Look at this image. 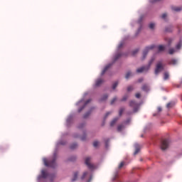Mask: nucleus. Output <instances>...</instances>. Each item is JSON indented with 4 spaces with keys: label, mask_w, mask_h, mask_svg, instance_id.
Returning a JSON list of instances; mask_svg holds the SVG:
<instances>
[{
    "label": "nucleus",
    "mask_w": 182,
    "mask_h": 182,
    "mask_svg": "<svg viewBox=\"0 0 182 182\" xmlns=\"http://www.w3.org/2000/svg\"><path fill=\"white\" fill-rule=\"evenodd\" d=\"M133 112H128V114L130 115L132 114Z\"/></svg>",
    "instance_id": "5fc2aeb1"
},
{
    "label": "nucleus",
    "mask_w": 182,
    "mask_h": 182,
    "mask_svg": "<svg viewBox=\"0 0 182 182\" xmlns=\"http://www.w3.org/2000/svg\"><path fill=\"white\" fill-rule=\"evenodd\" d=\"M173 31V28L171 26L166 28V32H171Z\"/></svg>",
    "instance_id": "c756f323"
},
{
    "label": "nucleus",
    "mask_w": 182,
    "mask_h": 182,
    "mask_svg": "<svg viewBox=\"0 0 182 182\" xmlns=\"http://www.w3.org/2000/svg\"><path fill=\"white\" fill-rule=\"evenodd\" d=\"M90 160H92V158H90V157L85 158V164H86V166H87V167H88V168H90V170H94L95 165L90 164Z\"/></svg>",
    "instance_id": "6e6552de"
},
{
    "label": "nucleus",
    "mask_w": 182,
    "mask_h": 182,
    "mask_svg": "<svg viewBox=\"0 0 182 182\" xmlns=\"http://www.w3.org/2000/svg\"><path fill=\"white\" fill-rule=\"evenodd\" d=\"M142 80H143V78H140V79L139 80V83L141 82Z\"/></svg>",
    "instance_id": "3c124183"
},
{
    "label": "nucleus",
    "mask_w": 182,
    "mask_h": 182,
    "mask_svg": "<svg viewBox=\"0 0 182 182\" xmlns=\"http://www.w3.org/2000/svg\"><path fill=\"white\" fill-rule=\"evenodd\" d=\"M121 56H122L121 53H117V55H115L114 58V62H116V60H117V59H119Z\"/></svg>",
    "instance_id": "412c9836"
},
{
    "label": "nucleus",
    "mask_w": 182,
    "mask_h": 182,
    "mask_svg": "<svg viewBox=\"0 0 182 182\" xmlns=\"http://www.w3.org/2000/svg\"><path fill=\"white\" fill-rule=\"evenodd\" d=\"M59 144H65V143H63V142H60Z\"/></svg>",
    "instance_id": "4d7b16f0"
},
{
    "label": "nucleus",
    "mask_w": 182,
    "mask_h": 182,
    "mask_svg": "<svg viewBox=\"0 0 182 182\" xmlns=\"http://www.w3.org/2000/svg\"><path fill=\"white\" fill-rule=\"evenodd\" d=\"M130 76H132V72L129 71L127 73V74L125 75V79H129V77H130Z\"/></svg>",
    "instance_id": "bb28decb"
},
{
    "label": "nucleus",
    "mask_w": 182,
    "mask_h": 182,
    "mask_svg": "<svg viewBox=\"0 0 182 182\" xmlns=\"http://www.w3.org/2000/svg\"><path fill=\"white\" fill-rule=\"evenodd\" d=\"M129 99V95H124L122 99L121 100V102H126Z\"/></svg>",
    "instance_id": "c85d7f7f"
},
{
    "label": "nucleus",
    "mask_w": 182,
    "mask_h": 182,
    "mask_svg": "<svg viewBox=\"0 0 182 182\" xmlns=\"http://www.w3.org/2000/svg\"><path fill=\"white\" fill-rule=\"evenodd\" d=\"M77 176H79V172H75L73 174V178H72V181H76L77 180Z\"/></svg>",
    "instance_id": "2eb2a0df"
},
{
    "label": "nucleus",
    "mask_w": 182,
    "mask_h": 182,
    "mask_svg": "<svg viewBox=\"0 0 182 182\" xmlns=\"http://www.w3.org/2000/svg\"><path fill=\"white\" fill-rule=\"evenodd\" d=\"M159 114H154L153 116H158Z\"/></svg>",
    "instance_id": "6e6d98bb"
},
{
    "label": "nucleus",
    "mask_w": 182,
    "mask_h": 182,
    "mask_svg": "<svg viewBox=\"0 0 182 182\" xmlns=\"http://www.w3.org/2000/svg\"><path fill=\"white\" fill-rule=\"evenodd\" d=\"M92 173L89 171H85L82 173V176L80 177L81 180H85L86 182H91L92 181Z\"/></svg>",
    "instance_id": "20e7f679"
},
{
    "label": "nucleus",
    "mask_w": 182,
    "mask_h": 182,
    "mask_svg": "<svg viewBox=\"0 0 182 182\" xmlns=\"http://www.w3.org/2000/svg\"><path fill=\"white\" fill-rule=\"evenodd\" d=\"M88 103H90V100H88L86 101V102L85 103V105L78 109V112L80 113V112H82V110H83V109H85V107H86V105H87Z\"/></svg>",
    "instance_id": "4468645a"
},
{
    "label": "nucleus",
    "mask_w": 182,
    "mask_h": 182,
    "mask_svg": "<svg viewBox=\"0 0 182 182\" xmlns=\"http://www.w3.org/2000/svg\"><path fill=\"white\" fill-rule=\"evenodd\" d=\"M153 62H154V58H151L149 60L147 66H144L140 68H138L136 70V73H143V72H147V70H149V69H150V66H151V64L153 63Z\"/></svg>",
    "instance_id": "f03ea898"
},
{
    "label": "nucleus",
    "mask_w": 182,
    "mask_h": 182,
    "mask_svg": "<svg viewBox=\"0 0 182 182\" xmlns=\"http://www.w3.org/2000/svg\"><path fill=\"white\" fill-rule=\"evenodd\" d=\"M122 46H123V43H121L119 45V46H118L119 49H120V48H122Z\"/></svg>",
    "instance_id": "09e8293b"
},
{
    "label": "nucleus",
    "mask_w": 182,
    "mask_h": 182,
    "mask_svg": "<svg viewBox=\"0 0 182 182\" xmlns=\"http://www.w3.org/2000/svg\"><path fill=\"white\" fill-rule=\"evenodd\" d=\"M103 82H105V80H103V79L102 78H98L96 81H95V86L97 87L99 86H100V85H102V83H103Z\"/></svg>",
    "instance_id": "9d476101"
},
{
    "label": "nucleus",
    "mask_w": 182,
    "mask_h": 182,
    "mask_svg": "<svg viewBox=\"0 0 182 182\" xmlns=\"http://www.w3.org/2000/svg\"><path fill=\"white\" fill-rule=\"evenodd\" d=\"M170 77V75L168 73H164V80H168V78Z\"/></svg>",
    "instance_id": "a211bd4d"
},
{
    "label": "nucleus",
    "mask_w": 182,
    "mask_h": 182,
    "mask_svg": "<svg viewBox=\"0 0 182 182\" xmlns=\"http://www.w3.org/2000/svg\"><path fill=\"white\" fill-rule=\"evenodd\" d=\"M81 140L82 141H85V140H86V134H84L82 136H81Z\"/></svg>",
    "instance_id": "58836bf2"
},
{
    "label": "nucleus",
    "mask_w": 182,
    "mask_h": 182,
    "mask_svg": "<svg viewBox=\"0 0 182 182\" xmlns=\"http://www.w3.org/2000/svg\"><path fill=\"white\" fill-rule=\"evenodd\" d=\"M80 103H82V101H80Z\"/></svg>",
    "instance_id": "13d9d810"
},
{
    "label": "nucleus",
    "mask_w": 182,
    "mask_h": 182,
    "mask_svg": "<svg viewBox=\"0 0 182 182\" xmlns=\"http://www.w3.org/2000/svg\"><path fill=\"white\" fill-rule=\"evenodd\" d=\"M154 26H156V24H154V23H151L149 24L150 29H154Z\"/></svg>",
    "instance_id": "2f4dec72"
},
{
    "label": "nucleus",
    "mask_w": 182,
    "mask_h": 182,
    "mask_svg": "<svg viewBox=\"0 0 182 182\" xmlns=\"http://www.w3.org/2000/svg\"><path fill=\"white\" fill-rule=\"evenodd\" d=\"M133 86L130 85L127 87V92H132L133 90Z\"/></svg>",
    "instance_id": "473e14b6"
},
{
    "label": "nucleus",
    "mask_w": 182,
    "mask_h": 182,
    "mask_svg": "<svg viewBox=\"0 0 182 182\" xmlns=\"http://www.w3.org/2000/svg\"><path fill=\"white\" fill-rule=\"evenodd\" d=\"M181 46H182V43H181V41H180L178 43L176 44V49H177V50L181 49Z\"/></svg>",
    "instance_id": "5701e85b"
},
{
    "label": "nucleus",
    "mask_w": 182,
    "mask_h": 182,
    "mask_svg": "<svg viewBox=\"0 0 182 182\" xmlns=\"http://www.w3.org/2000/svg\"><path fill=\"white\" fill-rule=\"evenodd\" d=\"M107 97H109V96L107 95H103V97H102L101 100H106L107 99Z\"/></svg>",
    "instance_id": "f704fd0d"
},
{
    "label": "nucleus",
    "mask_w": 182,
    "mask_h": 182,
    "mask_svg": "<svg viewBox=\"0 0 182 182\" xmlns=\"http://www.w3.org/2000/svg\"><path fill=\"white\" fill-rule=\"evenodd\" d=\"M77 147V144L76 143L72 144L70 145L71 150H75V149H76Z\"/></svg>",
    "instance_id": "4be33fe9"
},
{
    "label": "nucleus",
    "mask_w": 182,
    "mask_h": 182,
    "mask_svg": "<svg viewBox=\"0 0 182 182\" xmlns=\"http://www.w3.org/2000/svg\"><path fill=\"white\" fill-rule=\"evenodd\" d=\"M171 42H173V39L168 38V46H170V45H171Z\"/></svg>",
    "instance_id": "ea45409f"
},
{
    "label": "nucleus",
    "mask_w": 182,
    "mask_h": 182,
    "mask_svg": "<svg viewBox=\"0 0 182 182\" xmlns=\"http://www.w3.org/2000/svg\"><path fill=\"white\" fill-rule=\"evenodd\" d=\"M123 112H124V107H121L119 109V116H122L123 114Z\"/></svg>",
    "instance_id": "7c9ffc66"
},
{
    "label": "nucleus",
    "mask_w": 182,
    "mask_h": 182,
    "mask_svg": "<svg viewBox=\"0 0 182 182\" xmlns=\"http://www.w3.org/2000/svg\"><path fill=\"white\" fill-rule=\"evenodd\" d=\"M139 151H140V145H139L138 144H135V151L134 153V156H136V154H137L139 153Z\"/></svg>",
    "instance_id": "f8f14e48"
},
{
    "label": "nucleus",
    "mask_w": 182,
    "mask_h": 182,
    "mask_svg": "<svg viewBox=\"0 0 182 182\" xmlns=\"http://www.w3.org/2000/svg\"><path fill=\"white\" fill-rule=\"evenodd\" d=\"M152 49H154V45H152V46L145 48V49L143 52L142 60H144V59H146V56H147V53H149V50H151Z\"/></svg>",
    "instance_id": "0eeeda50"
},
{
    "label": "nucleus",
    "mask_w": 182,
    "mask_h": 182,
    "mask_svg": "<svg viewBox=\"0 0 182 182\" xmlns=\"http://www.w3.org/2000/svg\"><path fill=\"white\" fill-rule=\"evenodd\" d=\"M85 127V124H81L78 126V129H83Z\"/></svg>",
    "instance_id": "37998d69"
},
{
    "label": "nucleus",
    "mask_w": 182,
    "mask_h": 182,
    "mask_svg": "<svg viewBox=\"0 0 182 182\" xmlns=\"http://www.w3.org/2000/svg\"><path fill=\"white\" fill-rule=\"evenodd\" d=\"M116 100H117V97H114L113 99H112V100L111 101V105H114V102H116Z\"/></svg>",
    "instance_id": "4c0bfd02"
},
{
    "label": "nucleus",
    "mask_w": 182,
    "mask_h": 182,
    "mask_svg": "<svg viewBox=\"0 0 182 182\" xmlns=\"http://www.w3.org/2000/svg\"><path fill=\"white\" fill-rule=\"evenodd\" d=\"M124 166V162H121L120 164L119 165V168H122Z\"/></svg>",
    "instance_id": "c03bdc74"
},
{
    "label": "nucleus",
    "mask_w": 182,
    "mask_h": 182,
    "mask_svg": "<svg viewBox=\"0 0 182 182\" xmlns=\"http://www.w3.org/2000/svg\"><path fill=\"white\" fill-rule=\"evenodd\" d=\"M141 97V95L140 94V92H137L135 95V97H136V99H140Z\"/></svg>",
    "instance_id": "72a5a7b5"
},
{
    "label": "nucleus",
    "mask_w": 182,
    "mask_h": 182,
    "mask_svg": "<svg viewBox=\"0 0 182 182\" xmlns=\"http://www.w3.org/2000/svg\"><path fill=\"white\" fill-rule=\"evenodd\" d=\"M109 114H112V112H108L106 113L105 119L107 118V116H109Z\"/></svg>",
    "instance_id": "a18cd8bd"
},
{
    "label": "nucleus",
    "mask_w": 182,
    "mask_h": 182,
    "mask_svg": "<svg viewBox=\"0 0 182 182\" xmlns=\"http://www.w3.org/2000/svg\"><path fill=\"white\" fill-rule=\"evenodd\" d=\"M119 120V118L116 117L114 118L110 123V127H113V126H114V124H116V122Z\"/></svg>",
    "instance_id": "dca6fc26"
},
{
    "label": "nucleus",
    "mask_w": 182,
    "mask_h": 182,
    "mask_svg": "<svg viewBox=\"0 0 182 182\" xmlns=\"http://www.w3.org/2000/svg\"><path fill=\"white\" fill-rule=\"evenodd\" d=\"M141 90H144V92H149V86L147 85H144L141 87Z\"/></svg>",
    "instance_id": "f3484780"
},
{
    "label": "nucleus",
    "mask_w": 182,
    "mask_h": 182,
    "mask_svg": "<svg viewBox=\"0 0 182 182\" xmlns=\"http://www.w3.org/2000/svg\"><path fill=\"white\" fill-rule=\"evenodd\" d=\"M163 70H164V64L163 62L159 61L156 65L154 73L155 75H159V73L163 72Z\"/></svg>",
    "instance_id": "7ed1b4c3"
},
{
    "label": "nucleus",
    "mask_w": 182,
    "mask_h": 182,
    "mask_svg": "<svg viewBox=\"0 0 182 182\" xmlns=\"http://www.w3.org/2000/svg\"><path fill=\"white\" fill-rule=\"evenodd\" d=\"M158 50H159V52H163V50H164V46H159Z\"/></svg>",
    "instance_id": "a878e982"
},
{
    "label": "nucleus",
    "mask_w": 182,
    "mask_h": 182,
    "mask_svg": "<svg viewBox=\"0 0 182 182\" xmlns=\"http://www.w3.org/2000/svg\"><path fill=\"white\" fill-rule=\"evenodd\" d=\"M157 110H158L159 113H160V112H161V110H162L161 107H159Z\"/></svg>",
    "instance_id": "49530a36"
},
{
    "label": "nucleus",
    "mask_w": 182,
    "mask_h": 182,
    "mask_svg": "<svg viewBox=\"0 0 182 182\" xmlns=\"http://www.w3.org/2000/svg\"><path fill=\"white\" fill-rule=\"evenodd\" d=\"M159 1H160V0H151V2L152 4H154V2H159Z\"/></svg>",
    "instance_id": "de8ad7c7"
},
{
    "label": "nucleus",
    "mask_w": 182,
    "mask_h": 182,
    "mask_svg": "<svg viewBox=\"0 0 182 182\" xmlns=\"http://www.w3.org/2000/svg\"><path fill=\"white\" fill-rule=\"evenodd\" d=\"M174 52H176V50H174V48H170L168 50L169 55H173L174 53Z\"/></svg>",
    "instance_id": "cd10ccee"
},
{
    "label": "nucleus",
    "mask_w": 182,
    "mask_h": 182,
    "mask_svg": "<svg viewBox=\"0 0 182 182\" xmlns=\"http://www.w3.org/2000/svg\"><path fill=\"white\" fill-rule=\"evenodd\" d=\"M118 85H119V82H115L113 83V85H112L113 90H114V89H116Z\"/></svg>",
    "instance_id": "b1692460"
},
{
    "label": "nucleus",
    "mask_w": 182,
    "mask_h": 182,
    "mask_svg": "<svg viewBox=\"0 0 182 182\" xmlns=\"http://www.w3.org/2000/svg\"><path fill=\"white\" fill-rule=\"evenodd\" d=\"M169 65H177V60L173 58L169 61Z\"/></svg>",
    "instance_id": "6ab92c4d"
},
{
    "label": "nucleus",
    "mask_w": 182,
    "mask_h": 182,
    "mask_svg": "<svg viewBox=\"0 0 182 182\" xmlns=\"http://www.w3.org/2000/svg\"><path fill=\"white\" fill-rule=\"evenodd\" d=\"M107 143H109V139H107L105 142L106 146H107Z\"/></svg>",
    "instance_id": "603ef678"
},
{
    "label": "nucleus",
    "mask_w": 182,
    "mask_h": 182,
    "mask_svg": "<svg viewBox=\"0 0 182 182\" xmlns=\"http://www.w3.org/2000/svg\"><path fill=\"white\" fill-rule=\"evenodd\" d=\"M139 103L136 102V101H130L129 102V107H132L133 109V112L136 113L139 111Z\"/></svg>",
    "instance_id": "423d86ee"
},
{
    "label": "nucleus",
    "mask_w": 182,
    "mask_h": 182,
    "mask_svg": "<svg viewBox=\"0 0 182 182\" xmlns=\"http://www.w3.org/2000/svg\"><path fill=\"white\" fill-rule=\"evenodd\" d=\"M123 129H124V125L119 124L117 127V132H122V130H123Z\"/></svg>",
    "instance_id": "aec40b11"
},
{
    "label": "nucleus",
    "mask_w": 182,
    "mask_h": 182,
    "mask_svg": "<svg viewBox=\"0 0 182 182\" xmlns=\"http://www.w3.org/2000/svg\"><path fill=\"white\" fill-rule=\"evenodd\" d=\"M170 146V141L168 139H164L161 142V149L164 151L167 150Z\"/></svg>",
    "instance_id": "39448f33"
},
{
    "label": "nucleus",
    "mask_w": 182,
    "mask_h": 182,
    "mask_svg": "<svg viewBox=\"0 0 182 182\" xmlns=\"http://www.w3.org/2000/svg\"><path fill=\"white\" fill-rule=\"evenodd\" d=\"M167 18V14L164 13L161 15V18L162 19H166Z\"/></svg>",
    "instance_id": "e433bc0d"
},
{
    "label": "nucleus",
    "mask_w": 182,
    "mask_h": 182,
    "mask_svg": "<svg viewBox=\"0 0 182 182\" xmlns=\"http://www.w3.org/2000/svg\"><path fill=\"white\" fill-rule=\"evenodd\" d=\"M116 178H117V175H115L114 178H113V180H115Z\"/></svg>",
    "instance_id": "864d4df0"
},
{
    "label": "nucleus",
    "mask_w": 182,
    "mask_h": 182,
    "mask_svg": "<svg viewBox=\"0 0 182 182\" xmlns=\"http://www.w3.org/2000/svg\"><path fill=\"white\" fill-rule=\"evenodd\" d=\"M90 114V112H87V113L84 115V119H86Z\"/></svg>",
    "instance_id": "a19ab883"
},
{
    "label": "nucleus",
    "mask_w": 182,
    "mask_h": 182,
    "mask_svg": "<svg viewBox=\"0 0 182 182\" xmlns=\"http://www.w3.org/2000/svg\"><path fill=\"white\" fill-rule=\"evenodd\" d=\"M48 176H49V175L48 174V173H46V170H42L41 171V177L43 178H46L48 177Z\"/></svg>",
    "instance_id": "ddd939ff"
},
{
    "label": "nucleus",
    "mask_w": 182,
    "mask_h": 182,
    "mask_svg": "<svg viewBox=\"0 0 182 182\" xmlns=\"http://www.w3.org/2000/svg\"><path fill=\"white\" fill-rule=\"evenodd\" d=\"M137 52H139V50H138V49L134 50V51L132 52V55L134 56V55H136V53H137Z\"/></svg>",
    "instance_id": "79ce46f5"
},
{
    "label": "nucleus",
    "mask_w": 182,
    "mask_h": 182,
    "mask_svg": "<svg viewBox=\"0 0 182 182\" xmlns=\"http://www.w3.org/2000/svg\"><path fill=\"white\" fill-rule=\"evenodd\" d=\"M172 11H174L175 12H180V11H182L181 6H172L171 7Z\"/></svg>",
    "instance_id": "9b49d317"
},
{
    "label": "nucleus",
    "mask_w": 182,
    "mask_h": 182,
    "mask_svg": "<svg viewBox=\"0 0 182 182\" xmlns=\"http://www.w3.org/2000/svg\"><path fill=\"white\" fill-rule=\"evenodd\" d=\"M112 63H109L103 69L102 72L101 73L102 76H103V75H105L106 72H107V70L112 66Z\"/></svg>",
    "instance_id": "1a4fd4ad"
},
{
    "label": "nucleus",
    "mask_w": 182,
    "mask_h": 182,
    "mask_svg": "<svg viewBox=\"0 0 182 182\" xmlns=\"http://www.w3.org/2000/svg\"><path fill=\"white\" fill-rule=\"evenodd\" d=\"M56 154H54L51 160L48 161V159H43L44 165L46 167H51V168H55L56 167Z\"/></svg>",
    "instance_id": "f257e3e1"
},
{
    "label": "nucleus",
    "mask_w": 182,
    "mask_h": 182,
    "mask_svg": "<svg viewBox=\"0 0 182 182\" xmlns=\"http://www.w3.org/2000/svg\"><path fill=\"white\" fill-rule=\"evenodd\" d=\"M70 161H75V160H76V157H73V159H70Z\"/></svg>",
    "instance_id": "8fccbe9b"
},
{
    "label": "nucleus",
    "mask_w": 182,
    "mask_h": 182,
    "mask_svg": "<svg viewBox=\"0 0 182 182\" xmlns=\"http://www.w3.org/2000/svg\"><path fill=\"white\" fill-rule=\"evenodd\" d=\"M97 146H99V141H95L93 142V146L94 147H97Z\"/></svg>",
    "instance_id": "c9c22d12"
},
{
    "label": "nucleus",
    "mask_w": 182,
    "mask_h": 182,
    "mask_svg": "<svg viewBox=\"0 0 182 182\" xmlns=\"http://www.w3.org/2000/svg\"><path fill=\"white\" fill-rule=\"evenodd\" d=\"M173 105H174V102H169V103H168V104L166 105V107H167L168 109H170V107H173Z\"/></svg>",
    "instance_id": "393cba45"
}]
</instances>
